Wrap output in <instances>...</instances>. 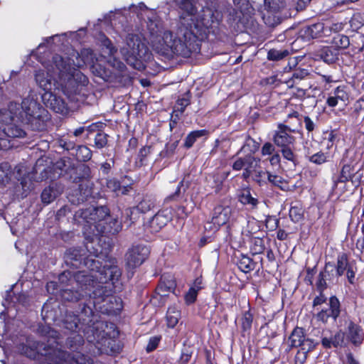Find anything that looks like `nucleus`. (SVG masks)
<instances>
[{
	"label": "nucleus",
	"instance_id": "obj_1",
	"mask_svg": "<svg viewBox=\"0 0 364 364\" xmlns=\"http://www.w3.org/2000/svg\"><path fill=\"white\" fill-rule=\"evenodd\" d=\"M73 276L89 298L78 304V314L66 311L63 319L65 328L73 333H82L89 341H95L110 351L117 352L112 345L116 342L119 331L114 323L102 321L100 314L117 316L123 309L121 298L110 295V284L113 287L118 282L122 276L121 269L117 265H109L97 275L80 271Z\"/></svg>",
	"mask_w": 364,
	"mask_h": 364
},
{
	"label": "nucleus",
	"instance_id": "obj_2",
	"mask_svg": "<svg viewBox=\"0 0 364 364\" xmlns=\"http://www.w3.org/2000/svg\"><path fill=\"white\" fill-rule=\"evenodd\" d=\"M173 2L179 10L181 24L186 26L188 33H185L184 40H182L173 36L171 31L165 32L156 49L168 59L175 56L189 58L192 53L200 51V42L207 38L205 31H199L198 23L194 22V17L198 12V0H173Z\"/></svg>",
	"mask_w": 364,
	"mask_h": 364
},
{
	"label": "nucleus",
	"instance_id": "obj_3",
	"mask_svg": "<svg viewBox=\"0 0 364 364\" xmlns=\"http://www.w3.org/2000/svg\"><path fill=\"white\" fill-rule=\"evenodd\" d=\"M301 117L297 111L291 112L283 122L277 123L276 129L272 132V141L279 149L283 159L294 166L298 164L297 155L294 152L296 141L294 134H302Z\"/></svg>",
	"mask_w": 364,
	"mask_h": 364
},
{
	"label": "nucleus",
	"instance_id": "obj_4",
	"mask_svg": "<svg viewBox=\"0 0 364 364\" xmlns=\"http://www.w3.org/2000/svg\"><path fill=\"white\" fill-rule=\"evenodd\" d=\"M87 252H89L87 246L86 249L82 247L67 249L64 255L66 265L73 269H80L85 267L91 272V273H87L85 271L87 274L90 275H97L102 272L104 267H109L107 264V261L103 262V255L101 252H98L97 250H95L93 252H90L89 255H87ZM82 271L84 272V270ZM75 273L76 272H73L70 270H65L59 275V280L61 282H65L72 278L75 279L73 274Z\"/></svg>",
	"mask_w": 364,
	"mask_h": 364
},
{
	"label": "nucleus",
	"instance_id": "obj_5",
	"mask_svg": "<svg viewBox=\"0 0 364 364\" xmlns=\"http://www.w3.org/2000/svg\"><path fill=\"white\" fill-rule=\"evenodd\" d=\"M56 167L68 176L70 181L78 183V188L69 193L68 198L73 204L79 205L87 201L92 196V187L89 185L92 178L91 169L85 164H71L68 160L60 159Z\"/></svg>",
	"mask_w": 364,
	"mask_h": 364
},
{
	"label": "nucleus",
	"instance_id": "obj_6",
	"mask_svg": "<svg viewBox=\"0 0 364 364\" xmlns=\"http://www.w3.org/2000/svg\"><path fill=\"white\" fill-rule=\"evenodd\" d=\"M52 62L58 70V77L65 87L70 88L71 92H75L79 85L85 86L88 83L87 76L74 67V62L70 58L55 54Z\"/></svg>",
	"mask_w": 364,
	"mask_h": 364
},
{
	"label": "nucleus",
	"instance_id": "obj_7",
	"mask_svg": "<svg viewBox=\"0 0 364 364\" xmlns=\"http://www.w3.org/2000/svg\"><path fill=\"white\" fill-rule=\"evenodd\" d=\"M110 215V210L106 205L90 206L75 212L74 220L77 223H83L82 234L85 240L88 241V235L93 232L94 226L104 222ZM95 231H94L95 232Z\"/></svg>",
	"mask_w": 364,
	"mask_h": 364
},
{
	"label": "nucleus",
	"instance_id": "obj_8",
	"mask_svg": "<svg viewBox=\"0 0 364 364\" xmlns=\"http://www.w3.org/2000/svg\"><path fill=\"white\" fill-rule=\"evenodd\" d=\"M127 61L134 68L141 70L144 68L143 61L149 58V48L141 42L139 35L129 33L127 38Z\"/></svg>",
	"mask_w": 364,
	"mask_h": 364
},
{
	"label": "nucleus",
	"instance_id": "obj_9",
	"mask_svg": "<svg viewBox=\"0 0 364 364\" xmlns=\"http://www.w3.org/2000/svg\"><path fill=\"white\" fill-rule=\"evenodd\" d=\"M58 348H54L50 345H46L38 341H31L28 345L22 344L20 347L21 354L27 358L34 360H46L48 363H52L54 350Z\"/></svg>",
	"mask_w": 364,
	"mask_h": 364
},
{
	"label": "nucleus",
	"instance_id": "obj_10",
	"mask_svg": "<svg viewBox=\"0 0 364 364\" xmlns=\"http://www.w3.org/2000/svg\"><path fill=\"white\" fill-rule=\"evenodd\" d=\"M151 250L144 244H133L125 255L127 265L132 269L141 266L149 257Z\"/></svg>",
	"mask_w": 364,
	"mask_h": 364
},
{
	"label": "nucleus",
	"instance_id": "obj_11",
	"mask_svg": "<svg viewBox=\"0 0 364 364\" xmlns=\"http://www.w3.org/2000/svg\"><path fill=\"white\" fill-rule=\"evenodd\" d=\"M122 225L117 218H113L111 215L107 217L106 220L97 225L94 226L91 235H88L87 242H92L94 240L97 239L100 235H114L117 234L122 230Z\"/></svg>",
	"mask_w": 364,
	"mask_h": 364
},
{
	"label": "nucleus",
	"instance_id": "obj_12",
	"mask_svg": "<svg viewBox=\"0 0 364 364\" xmlns=\"http://www.w3.org/2000/svg\"><path fill=\"white\" fill-rule=\"evenodd\" d=\"M358 163L355 160L342 159L340 162L341 169L336 176H333V187H337L339 183H353L355 168Z\"/></svg>",
	"mask_w": 364,
	"mask_h": 364
},
{
	"label": "nucleus",
	"instance_id": "obj_13",
	"mask_svg": "<svg viewBox=\"0 0 364 364\" xmlns=\"http://www.w3.org/2000/svg\"><path fill=\"white\" fill-rule=\"evenodd\" d=\"M341 312V302L336 296H331L328 299V308L323 309L316 315L317 321L326 324L329 318L336 321Z\"/></svg>",
	"mask_w": 364,
	"mask_h": 364
},
{
	"label": "nucleus",
	"instance_id": "obj_14",
	"mask_svg": "<svg viewBox=\"0 0 364 364\" xmlns=\"http://www.w3.org/2000/svg\"><path fill=\"white\" fill-rule=\"evenodd\" d=\"M53 355L55 356V359H58V361L65 362V364H94L92 358L80 352L72 353L58 348V350H54Z\"/></svg>",
	"mask_w": 364,
	"mask_h": 364
},
{
	"label": "nucleus",
	"instance_id": "obj_15",
	"mask_svg": "<svg viewBox=\"0 0 364 364\" xmlns=\"http://www.w3.org/2000/svg\"><path fill=\"white\" fill-rule=\"evenodd\" d=\"M222 18L221 12L217 9L203 6L198 14V21L201 23L205 30L218 26L222 21Z\"/></svg>",
	"mask_w": 364,
	"mask_h": 364
},
{
	"label": "nucleus",
	"instance_id": "obj_16",
	"mask_svg": "<svg viewBox=\"0 0 364 364\" xmlns=\"http://www.w3.org/2000/svg\"><path fill=\"white\" fill-rule=\"evenodd\" d=\"M230 171H213L205 176V187L208 191L215 194L221 192L224 186V182L230 176Z\"/></svg>",
	"mask_w": 364,
	"mask_h": 364
},
{
	"label": "nucleus",
	"instance_id": "obj_17",
	"mask_svg": "<svg viewBox=\"0 0 364 364\" xmlns=\"http://www.w3.org/2000/svg\"><path fill=\"white\" fill-rule=\"evenodd\" d=\"M156 205L155 198L151 195H144L141 200L138 204L132 208L126 209L127 217L129 218L131 223H134L136 219V217H133L134 215L137 213H146L152 210Z\"/></svg>",
	"mask_w": 364,
	"mask_h": 364
},
{
	"label": "nucleus",
	"instance_id": "obj_18",
	"mask_svg": "<svg viewBox=\"0 0 364 364\" xmlns=\"http://www.w3.org/2000/svg\"><path fill=\"white\" fill-rule=\"evenodd\" d=\"M323 32L324 23L322 22L304 25L299 30L297 40L301 39L304 41H310L311 40L323 37Z\"/></svg>",
	"mask_w": 364,
	"mask_h": 364
},
{
	"label": "nucleus",
	"instance_id": "obj_19",
	"mask_svg": "<svg viewBox=\"0 0 364 364\" xmlns=\"http://www.w3.org/2000/svg\"><path fill=\"white\" fill-rule=\"evenodd\" d=\"M232 215V208L230 205H217L212 212L211 221L216 229L227 224Z\"/></svg>",
	"mask_w": 364,
	"mask_h": 364
},
{
	"label": "nucleus",
	"instance_id": "obj_20",
	"mask_svg": "<svg viewBox=\"0 0 364 364\" xmlns=\"http://www.w3.org/2000/svg\"><path fill=\"white\" fill-rule=\"evenodd\" d=\"M348 340L355 346H360L364 341V331L361 326L351 319L346 321Z\"/></svg>",
	"mask_w": 364,
	"mask_h": 364
},
{
	"label": "nucleus",
	"instance_id": "obj_21",
	"mask_svg": "<svg viewBox=\"0 0 364 364\" xmlns=\"http://www.w3.org/2000/svg\"><path fill=\"white\" fill-rule=\"evenodd\" d=\"M276 148L277 147L273 142L266 141L261 147V155L262 157L268 156L263 162L268 161L273 168H279L281 167V153L279 149L277 151Z\"/></svg>",
	"mask_w": 364,
	"mask_h": 364
},
{
	"label": "nucleus",
	"instance_id": "obj_22",
	"mask_svg": "<svg viewBox=\"0 0 364 364\" xmlns=\"http://www.w3.org/2000/svg\"><path fill=\"white\" fill-rule=\"evenodd\" d=\"M176 287V281L174 276L170 274H164L160 277L155 293L161 297L167 296L170 292L175 291Z\"/></svg>",
	"mask_w": 364,
	"mask_h": 364
},
{
	"label": "nucleus",
	"instance_id": "obj_23",
	"mask_svg": "<svg viewBox=\"0 0 364 364\" xmlns=\"http://www.w3.org/2000/svg\"><path fill=\"white\" fill-rule=\"evenodd\" d=\"M172 219L171 210L165 208L159 210L149 220V226L152 231L159 232Z\"/></svg>",
	"mask_w": 364,
	"mask_h": 364
},
{
	"label": "nucleus",
	"instance_id": "obj_24",
	"mask_svg": "<svg viewBox=\"0 0 364 364\" xmlns=\"http://www.w3.org/2000/svg\"><path fill=\"white\" fill-rule=\"evenodd\" d=\"M55 90H51L47 93H43L42 97L46 100L47 107H49L53 112L59 114L63 113L67 109V105L65 100L55 93Z\"/></svg>",
	"mask_w": 364,
	"mask_h": 364
},
{
	"label": "nucleus",
	"instance_id": "obj_25",
	"mask_svg": "<svg viewBox=\"0 0 364 364\" xmlns=\"http://www.w3.org/2000/svg\"><path fill=\"white\" fill-rule=\"evenodd\" d=\"M240 154H237V151L235 155L232 156V160L233 162L231 165L232 168L234 171H241L245 168H254V164H257L260 162L259 158L255 157L248 154L241 156Z\"/></svg>",
	"mask_w": 364,
	"mask_h": 364
},
{
	"label": "nucleus",
	"instance_id": "obj_26",
	"mask_svg": "<svg viewBox=\"0 0 364 364\" xmlns=\"http://www.w3.org/2000/svg\"><path fill=\"white\" fill-rule=\"evenodd\" d=\"M319 345V342L312 338L306 337L295 355V361L300 364L305 363L308 358L309 353L314 351Z\"/></svg>",
	"mask_w": 364,
	"mask_h": 364
},
{
	"label": "nucleus",
	"instance_id": "obj_27",
	"mask_svg": "<svg viewBox=\"0 0 364 364\" xmlns=\"http://www.w3.org/2000/svg\"><path fill=\"white\" fill-rule=\"evenodd\" d=\"M236 264L239 269L245 274L250 273L255 269L259 272L264 267L262 257L260 258V264L259 266H258L257 262H255L253 259L244 254H240V256L237 257Z\"/></svg>",
	"mask_w": 364,
	"mask_h": 364
},
{
	"label": "nucleus",
	"instance_id": "obj_28",
	"mask_svg": "<svg viewBox=\"0 0 364 364\" xmlns=\"http://www.w3.org/2000/svg\"><path fill=\"white\" fill-rule=\"evenodd\" d=\"M339 52L338 48L333 46H322L316 50L314 53L316 60H321L328 64H333L338 59Z\"/></svg>",
	"mask_w": 364,
	"mask_h": 364
},
{
	"label": "nucleus",
	"instance_id": "obj_29",
	"mask_svg": "<svg viewBox=\"0 0 364 364\" xmlns=\"http://www.w3.org/2000/svg\"><path fill=\"white\" fill-rule=\"evenodd\" d=\"M63 192V187L57 183L46 187L41 194V202L47 205L53 202Z\"/></svg>",
	"mask_w": 364,
	"mask_h": 364
},
{
	"label": "nucleus",
	"instance_id": "obj_30",
	"mask_svg": "<svg viewBox=\"0 0 364 364\" xmlns=\"http://www.w3.org/2000/svg\"><path fill=\"white\" fill-rule=\"evenodd\" d=\"M304 156L308 161L316 166H321L330 162L333 157L329 152H324L322 150L313 153L309 148L305 149Z\"/></svg>",
	"mask_w": 364,
	"mask_h": 364
},
{
	"label": "nucleus",
	"instance_id": "obj_31",
	"mask_svg": "<svg viewBox=\"0 0 364 364\" xmlns=\"http://www.w3.org/2000/svg\"><path fill=\"white\" fill-rule=\"evenodd\" d=\"M35 80L38 86L44 91V93L56 90V81L44 70H40L36 71Z\"/></svg>",
	"mask_w": 364,
	"mask_h": 364
},
{
	"label": "nucleus",
	"instance_id": "obj_32",
	"mask_svg": "<svg viewBox=\"0 0 364 364\" xmlns=\"http://www.w3.org/2000/svg\"><path fill=\"white\" fill-rule=\"evenodd\" d=\"M254 321V312L249 305V309L242 314L240 318V334L243 338L249 337L251 334Z\"/></svg>",
	"mask_w": 364,
	"mask_h": 364
},
{
	"label": "nucleus",
	"instance_id": "obj_33",
	"mask_svg": "<svg viewBox=\"0 0 364 364\" xmlns=\"http://www.w3.org/2000/svg\"><path fill=\"white\" fill-rule=\"evenodd\" d=\"M306 337L305 329L303 327L296 326L288 338V352L293 348H299Z\"/></svg>",
	"mask_w": 364,
	"mask_h": 364
},
{
	"label": "nucleus",
	"instance_id": "obj_34",
	"mask_svg": "<svg viewBox=\"0 0 364 364\" xmlns=\"http://www.w3.org/2000/svg\"><path fill=\"white\" fill-rule=\"evenodd\" d=\"M238 201L243 205L247 206L250 209H257L259 200L252 195L251 189L249 187L242 188L237 195Z\"/></svg>",
	"mask_w": 364,
	"mask_h": 364
},
{
	"label": "nucleus",
	"instance_id": "obj_35",
	"mask_svg": "<svg viewBox=\"0 0 364 364\" xmlns=\"http://www.w3.org/2000/svg\"><path fill=\"white\" fill-rule=\"evenodd\" d=\"M209 134V131L205 129L191 131L186 136L183 144V147L186 149H189L193 147V144L198 139L201 137L207 139Z\"/></svg>",
	"mask_w": 364,
	"mask_h": 364
},
{
	"label": "nucleus",
	"instance_id": "obj_36",
	"mask_svg": "<svg viewBox=\"0 0 364 364\" xmlns=\"http://www.w3.org/2000/svg\"><path fill=\"white\" fill-rule=\"evenodd\" d=\"M260 144L250 135L247 134L245 141L240 149L237 151V154L244 153L245 154L254 156L259 149Z\"/></svg>",
	"mask_w": 364,
	"mask_h": 364
},
{
	"label": "nucleus",
	"instance_id": "obj_37",
	"mask_svg": "<svg viewBox=\"0 0 364 364\" xmlns=\"http://www.w3.org/2000/svg\"><path fill=\"white\" fill-rule=\"evenodd\" d=\"M27 117L28 124L31 126V129L35 131H43L46 129L47 121L49 117L47 114L42 116L41 114H28Z\"/></svg>",
	"mask_w": 364,
	"mask_h": 364
},
{
	"label": "nucleus",
	"instance_id": "obj_38",
	"mask_svg": "<svg viewBox=\"0 0 364 364\" xmlns=\"http://www.w3.org/2000/svg\"><path fill=\"white\" fill-rule=\"evenodd\" d=\"M350 266L351 264L349 262L348 255L346 252H340L337 256L335 265L336 276L338 277L343 276Z\"/></svg>",
	"mask_w": 364,
	"mask_h": 364
},
{
	"label": "nucleus",
	"instance_id": "obj_39",
	"mask_svg": "<svg viewBox=\"0 0 364 364\" xmlns=\"http://www.w3.org/2000/svg\"><path fill=\"white\" fill-rule=\"evenodd\" d=\"M267 178V183H269L272 186L277 187L278 188L283 191H289V183L282 176L269 171Z\"/></svg>",
	"mask_w": 364,
	"mask_h": 364
},
{
	"label": "nucleus",
	"instance_id": "obj_40",
	"mask_svg": "<svg viewBox=\"0 0 364 364\" xmlns=\"http://www.w3.org/2000/svg\"><path fill=\"white\" fill-rule=\"evenodd\" d=\"M304 209L300 202L291 203L289 210V216L290 220L297 223L304 219Z\"/></svg>",
	"mask_w": 364,
	"mask_h": 364
},
{
	"label": "nucleus",
	"instance_id": "obj_41",
	"mask_svg": "<svg viewBox=\"0 0 364 364\" xmlns=\"http://www.w3.org/2000/svg\"><path fill=\"white\" fill-rule=\"evenodd\" d=\"M4 132L9 138H23L26 133L21 126L11 122L4 127Z\"/></svg>",
	"mask_w": 364,
	"mask_h": 364
},
{
	"label": "nucleus",
	"instance_id": "obj_42",
	"mask_svg": "<svg viewBox=\"0 0 364 364\" xmlns=\"http://www.w3.org/2000/svg\"><path fill=\"white\" fill-rule=\"evenodd\" d=\"M151 146H143L139 150L137 156L135 159V166L141 168L148 164V156L151 152Z\"/></svg>",
	"mask_w": 364,
	"mask_h": 364
},
{
	"label": "nucleus",
	"instance_id": "obj_43",
	"mask_svg": "<svg viewBox=\"0 0 364 364\" xmlns=\"http://www.w3.org/2000/svg\"><path fill=\"white\" fill-rule=\"evenodd\" d=\"M62 300L68 302H77L83 297V294L78 290L65 289L60 292Z\"/></svg>",
	"mask_w": 364,
	"mask_h": 364
},
{
	"label": "nucleus",
	"instance_id": "obj_44",
	"mask_svg": "<svg viewBox=\"0 0 364 364\" xmlns=\"http://www.w3.org/2000/svg\"><path fill=\"white\" fill-rule=\"evenodd\" d=\"M75 158L78 161H89L92 156V151L85 145L80 144L75 148Z\"/></svg>",
	"mask_w": 364,
	"mask_h": 364
},
{
	"label": "nucleus",
	"instance_id": "obj_45",
	"mask_svg": "<svg viewBox=\"0 0 364 364\" xmlns=\"http://www.w3.org/2000/svg\"><path fill=\"white\" fill-rule=\"evenodd\" d=\"M60 143L64 149L70 151L75 149L81 142L68 132L60 140Z\"/></svg>",
	"mask_w": 364,
	"mask_h": 364
},
{
	"label": "nucleus",
	"instance_id": "obj_46",
	"mask_svg": "<svg viewBox=\"0 0 364 364\" xmlns=\"http://www.w3.org/2000/svg\"><path fill=\"white\" fill-rule=\"evenodd\" d=\"M331 46L338 48L339 51L341 49H346L349 46L350 40L347 36L336 33L331 39Z\"/></svg>",
	"mask_w": 364,
	"mask_h": 364
},
{
	"label": "nucleus",
	"instance_id": "obj_47",
	"mask_svg": "<svg viewBox=\"0 0 364 364\" xmlns=\"http://www.w3.org/2000/svg\"><path fill=\"white\" fill-rule=\"evenodd\" d=\"M250 252L253 255L264 253L266 250L264 239L259 237H255L250 241Z\"/></svg>",
	"mask_w": 364,
	"mask_h": 364
},
{
	"label": "nucleus",
	"instance_id": "obj_48",
	"mask_svg": "<svg viewBox=\"0 0 364 364\" xmlns=\"http://www.w3.org/2000/svg\"><path fill=\"white\" fill-rule=\"evenodd\" d=\"M17 104L14 102H10L9 105V108H2L0 109V122L2 124H5V126L12 122L14 119L15 116L16 115V112H13L11 110V107L13 106H16Z\"/></svg>",
	"mask_w": 364,
	"mask_h": 364
},
{
	"label": "nucleus",
	"instance_id": "obj_49",
	"mask_svg": "<svg viewBox=\"0 0 364 364\" xmlns=\"http://www.w3.org/2000/svg\"><path fill=\"white\" fill-rule=\"evenodd\" d=\"M109 135L102 131L97 132L94 136V144H90L96 149H102L108 145Z\"/></svg>",
	"mask_w": 364,
	"mask_h": 364
},
{
	"label": "nucleus",
	"instance_id": "obj_50",
	"mask_svg": "<svg viewBox=\"0 0 364 364\" xmlns=\"http://www.w3.org/2000/svg\"><path fill=\"white\" fill-rule=\"evenodd\" d=\"M105 126L106 124L102 122H97L88 126H83L86 139H89L90 136H95L96 133L102 131Z\"/></svg>",
	"mask_w": 364,
	"mask_h": 364
},
{
	"label": "nucleus",
	"instance_id": "obj_51",
	"mask_svg": "<svg viewBox=\"0 0 364 364\" xmlns=\"http://www.w3.org/2000/svg\"><path fill=\"white\" fill-rule=\"evenodd\" d=\"M190 183L188 181L185 182L184 179L181 180L177 186L176 191L168 196V199L170 200H177L181 198L187 189L189 188Z\"/></svg>",
	"mask_w": 364,
	"mask_h": 364
},
{
	"label": "nucleus",
	"instance_id": "obj_52",
	"mask_svg": "<svg viewBox=\"0 0 364 364\" xmlns=\"http://www.w3.org/2000/svg\"><path fill=\"white\" fill-rule=\"evenodd\" d=\"M180 315V311H176L174 308H168L166 316L168 327L174 328L178 323Z\"/></svg>",
	"mask_w": 364,
	"mask_h": 364
},
{
	"label": "nucleus",
	"instance_id": "obj_53",
	"mask_svg": "<svg viewBox=\"0 0 364 364\" xmlns=\"http://www.w3.org/2000/svg\"><path fill=\"white\" fill-rule=\"evenodd\" d=\"M362 112H364V95L358 99L353 104L350 117L355 121H358Z\"/></svg>",
	"mask_w": 364,
	"mask_h": 364
},
{
	"label": "nucleus",
	"instance_id": "obj_54",
	"mask_svg": "<svg viewBox=\"0 0 364 364\" xmlns=\"http://www.w3.org/2000/svg\"><path fill=\"white\" fill-rule=\"evenodd\" d=\"M289 55L287 49L277 50L275 48L270 49L267 53V59L272 61H278L284 59Z\"/></svg>",
	"mask_w": 364,
	"mask_h": 364
},
{
	"label": "nucleus",
	"instance_id": "obj_55",
	"mask_svg": "<svg viewBox=\"0 0 364 364\" xmlns=\"http://www.w3.org/2000/svg\"><path fill=\"white\" fill-rule=\"evenodd\" d=\"M122 178L118 179L115 177H109L106 178L107 188L116 194H119V191L122 188Z\"/></svg>",
	"mask_w": 364,
	"mask_h": 364
},
{
	"label": "nucleus",
	"instance_id": "obj_56",
	"mask_svg": "<svg viewBox=\"0 0 364 364\" xmlns=\"http://www.w3.org/2000/svg\"><path fill=\"white\" fill-rule=\"evenodd\" d=\"M264 7L272 12H277L284 6V0H264Z\"/></svg>",
	"mask_w": 364,
	"mask_h": 364
},
{
	"label": "nucleus",
	"instance_id": "obj_57",
	"mask_svg": "<svg viewBox=\"0 0 364 364\" xmlns=\"http://www.w3.org/2000/svg\"><path fill=\"white\" fill-rule=\"evenodd\" d=\"M179 141H180L177 139L171 144L167 143L165 145L164 149L160 152L159 156L161 158H168L173 156L178 146Z\"/></svg>",
	"mask_w": 364,
	"mask_h": 364
},
{
	"label": "nucleus",
	"instance_id": "obj_58",
	"mask_svg": "<svg viewBox=\"0 0 364 364\" xmlns=\"http://www.w3.org/2000/svg\"><path fill=\"white\" fill-rule=\"evenodd\" d=\"M122 188L120 191H119V193H120L122 195H128L129 193L132 189V186L134 185V180L132 178V177L124 175L122 176Z\"/></svg>",
	"mask_w": 364,
	"mask_h": 364
},
{
	"label": "nucleus",
	"instance_id": "obj_59",
	"mask_svg": "<svg viewBox=\"0 0 364 364\" xmlns=\"http://www.w3.org/2000/svg\"><path fill=\"white\" fill-rule=\"evenodd\" d=\"M50 306L48 304H44L42 310H41V315L43 317V319L46 323H48L49 321H55L56 319V314L55 311H53L52 309H50Z\"/></svg>",
	"mask_w": 364,
	"mask_h": 364
},
{
	"label": "nucleus",
	"instance_id": "obj_60",
	"mask_svg": "<svg viewBox=\"0 0 364 364\" xmlns=\"http://www.w3.org/2000/svg\"><path fill=\"white\" fill-rule=\"evenodd\" d=\"M336 129L327 130L323 132V140L326 141V149H330L333 147L337 139L338 134Z\"/></svg>",
	"mask_w": 364,
	"mask_h": 364
},
{
	"label": "nucleus",
	"instance_id": "obj_61",
	"mask_svg": "<svg viewBox=\"0 0 364 364\" xmlns=\"http://www.w3.org/2000/svg\"><path fill=\"white\" fill-rule=\"evenodd\" d=\"M328 273L326 271H321L318 275L317 280L316 282V290L318 293L324 291L328 288L326 282V277Z\"/></svg>",
	"mask_w": 364,
	"mask_h": 364
},
{
	"label": "nucleus",
	"instance_id": "obj_62",
	"mask_svg": "<svg viewBox=\"0 0 364 364\" xmlns=\"http://www.w3.org/2000/svg\"><path fill=\"white\" fill-rule=\"evenodd\" d=\"M191 104V96L189 95V92L186 93V97H183L181 98H178L173 108L177 109V111H179L180 113H183L186 109V107Z\"/></svg>",
	"mask_w": 364,
	"mask_h": 364
},
{
	"label": "nucleus",
	"instance_id": "obj_63",
	"mask_svg": "<svg viewBox=\"0 0 364 364\" xmlns=\"http://www.w3.org/2000/svg\"><path fill=\"white\" fill-rule=\"evenodd\" d=\"M280 219L276 215H267L265 219V227L268 231L277 230L279 227Z\"/></svg>",
	"mask_w": 364,
	"mask_h": 364
},
{
	"label": "nucleus",
	"instance_id": "obj_64",
	"mask_svg": "<svg viewBox=\"0 0 364 364\" xmlns=\"http://www.w3.org/2000/svg\"><path fill=\"white\" fill-rule=\"evenodd\" d=\"M193 353V349L190 347H185L181 350L180 358L178 360V364H188L192 358Z\"/></svg>",
	"mask_w": 364,
	"mask_h": 364
}]
</instances>
